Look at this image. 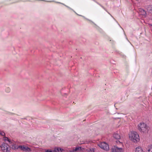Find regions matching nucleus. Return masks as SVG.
Segmentation results:
<instances>
[{
    "label": "nucleus",
    "mask_w": 152,
    "mask_h": 152,
    "mask_svg": "<svg viewBox=\"0 0 152 152\" xmlns=\"http://www.w3.org/2000/svg\"><path fill=\"white\" fill-rule=\"evenodd\" d=\"M112 152H124V147H119L117 146H114L112 148Z\"/></svg>",
    "instance_id": "obj_4"
},
{
    "label": "nucleus",
    "mask_w": 152,
    "mask_h": 152,
    "mask_svg": "<svg viewBox=\"0 0 152 152\" xmlns=\"http://www.w3.org/2000/svg\"><path fill=\"white\" fill-rule=\"evenodd\" d=\"M54 150L55 152H62L64 151L62 148L59 147L55 148Z\"/></svg>",
    "instance_id": "obj_11"
},
{
    "label": "nucleus",
    "mask_w": 152,
    "mask_h": 152,
    "mask_svg": "<svg viewBox=\"0 0 152 152\" xmlns=\"http://www.w3.org/2000/svg\"><path fill=\"white\" fill-rule=\"evenodd\" d=\"M45 152H55L54 150H52L50 149H46L45 150Z\"/></svg>",
    "instance_id": "obj_16"
},
{
    "label": "nucleus",
    "mask_w": 152,
    "mask_h": 152,
    "mask_svg": "<svg viewBox=\"0 0 152 152\" xmlns=\"http://www.w3.org/2000/svg\"><path fill=\"white\" fill-rule=\"evenodd\" d=\"M7 92H9L10 91V89L9 88H7Z\"/></svg>",
    "instance_id": "obj_19"
},
{
    "label": "nucleus",
    "mask_w": 152,
    "mask_h": 152,
    "mask_svg": "<svg viewBox=\"0 0 152 152\" xmlns=\"http://www.w3.org/2000/svg\"><path fill=\"white\" fill-rule=\"evenodd\" d=\"M113 137L116 140H120L121 139V137L120 135L117 133H115L113 134Z\"/></svg>",
    "instance_id": "obj_10"
},
{
    "label": "nucleus",
    "mask_w": 152,
    "mask_h": 152,
    "mask_svg": "<svg viewBox=\"0 0 152 152\" xmlns=\"http://www.w3.org/2000/svg\"><path fill=\"white\" fill-rule=\"evenodd\" d=\"M18 146H16L15 145H12V148L14 149H17L18 148H19Z\"/></svg>",
    "instance_id": "obj_17"
},
{
    "label": "nucleus",
    "mask_w": 152,
    "mask_h": 152,
    "mask_svg": "<svg viewBox=\"0 0 152 152\" xmlns=\"http://www.w3.org/2000/svg\"><path fill=\"white\" fill-rule=\"evenodd\" d=\"M137 129L141 133H146L148 130L147 125L143 122H140L137 126Z\"/></svg>",
    "instance_id": "obj_2"
},
{
    "label": "nucleus",
    "mask_w": 152,
    "mask_h": 152,
    "mask_svg": "<svg viewBox=\"0 0 152 152\" xmlns=\"http://www.w3.org/2000/svg\"><path fill=\"white\" fill-rule=\"evenodd\" d=\"M146 152H152V145H148L146 148Z\"/></svg>",
    "instance_id": "obj_12"
},
{
    "label": "nucleus",
    "mask_w": 152,
    "mask_h": 152,
    "mask_svg": "<svg viewBox=\"0 0 152 152\" xmlns=\"http://www.w3.org/2000/svg\"><path fill=\"white\" fill-rule=\"evenodd\" d=\"M134 152H144V151L142 147L140 146H137L135 148Z\"/></svg>",
    "instance_id": "obj_7"
},
{
    "label": "nucleus",
    "mask_w": 152,
    "mask_h": 152,
    "mask_svg": "<svg viewBox=\"0 0 152 152\" xmlns=\"http://www.w3.org/2000/svg\"><path fill=\"white\" fill-rule=\"evenodd\" d=\"M0 134L2 136H4L5 135V133L4 132L0 131Z\"/></svg>",
    "instance_id": "obj_18"
},
{
    "label": "nucleus",
    "mask_w": 152,
    "mask_h": 152,
    "mask_svg": "<svg viewBox=\"0 0 152 152\" xmlns=\"http://www.w3.org/2000/svg\"><path fill=\"white\" fill-rule=\"evenodd\" d=\"M115 142L117 145H120L121 146V147H124L123 141L121 140V139L120 140H116L115 141Z\"/></svg>",
    "instance_id": "obj_9"
},
{
    "label": "nucleus",
    "mask_w": 152,
    "mask_h": 152,
    "mask_svg": "<svg viewBox=\"0 0 152 152\" xmlns=\"http://www.w3.org/2000/svg\"><path fill=\"white\" fill-rule=\"evenodd\" d=\"M99 146L104 150L107 151L109 150V147L108 144L105 142H102L98 144Z\"/></svg>",
    "instance_id": "obj_3"
},
{
    "label": "nucleus",
    "mask_w": 152,
    "mask_h": 152,
    "mask_svg": "<svg viewBox=\"0 0 152 152\" xmlns=\"http://www.w3.org/2000/svg\"><path fill=\"white\" fill-rule=\"evenodd\" d=\"M146 9L149 12L152 13V5L148 6Z\"/></svg>",
    "instance_id": "obj_15"
},
{
    "label": "nucleus",
    "mask_w": 152,
    "mask_h": 152,
    "mask_svg": "<svg viewBox=\"0 0 152 152\" xmlns=\"http://www.w3.org/2000/svg\"><path fill=\"white\" fill-rule=\"evenodd\" d=\"M129 139L132 142L137 143L140 140V137L139 134L137 132L134 131H131L130 132L129 134Z\"/></svg>",
    "instance_id": "obj_1"
},
{
    "label": "nucleus",
    "mask_w": 152,
    "mask_h": 152,
    "mask_svg": "<svg viewBox=\"0 0 152 152\" xmlns=\"http://www.w3.org/2000/svg\"><path fill=\"white\" fill-rule=\"evenodd\" d=\"M139 14L145 17L146 16V11L142 9H139Z\"/></svg>",
    "instance_id": "obj_8"
},
{
    "label": "nucleus",
    "mask_w": 152,
    "mask_h": 152,
    "mask_svg": "<svg viewBox=\"0 0 152 152\" xmlns=\"http://www.w3.org/2000/svg\"><path fill=\"white\" fill-rule=\"evenodd\" d=\"M19 148H20L21 150L24 151H26L27 152H29L31 151V149L30 148L25 146L20 145L18 146Z\"/></svg>",
    "instance_id": "obj_6"
},
{
    "label": "nucleus",
    "mask_w": 152,
    "mask_h": 152,
    "mask_svg": "<svg viewBox=\"0 0 152 152\" xmlns=\"http://www.w3.org/2000/svg\"><path fill=\"white\" fill-rule=\"evenodd\" d=\"M3 140L6 142H8L9 143H12L11 140L8 138V137H4L3 138Z\"/></svg>",
    "instance_id": "obj_14"
},
{
    "label": "nucleus",
    "mask_w": 152,
    "mask_h": 152,
    "mask_svg": "<svg viewBox=\"0 0 152 152\" xmlns=\"http://www.w3.org/2000/svg\"><path fill=\"white\" fill-rule=\"evenodd\" d=\"M81 151V147H79L75 148L73 150V151L77 152H82Z\"/></svg>",
    "instance_id": "obj_13"
},
{
    "label": "nucleus",
    "mask_w": 152,
    "mask_h": 152,
    "mask_svg": "<svg viewBox=\"0 0 152 152\" xmlns=\"http://www.w3.org/2000/svg\"><path fill=\"white\" fill-rule=\"evenodd\" d=\"M150 25L151 26H152V24H150Z\"/></svg>",
    "instance_id": "obj_20"
},
{
    "label": "nucleus",
    "mask_w": 152,
    "mask_h": 152,
    "mask_svg": "<svg viewBox=\"0 0 152 152\" xmlns=\"http://www.w3.org/2000/svg\"><path fill=\"white\" fill-rule=\"evenodd\" d=\"M2 151H5L6 152H9L10 149L9 145L4 143H3L0 147Z\"/></svg>",
    "instance_id": "obj_5"
}]
</instances>
